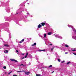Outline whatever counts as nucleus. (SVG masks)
<instances>
[{
  "label": "nucleus",
  "instance_id": "1",
  "mask_svg": "<svg viewBox=\"0 0 76 76\" xmlns=\"http://www.w3.org/2000/svg\"><path fill=\"white\" fill-rule=\"evenodd\" d=\"M68 26L69 28H72V31L73 32H72V35H76V30L75 29V28H74L73 26H71L70 25H68Z\"/></svg>",
  "mask_w": 76,
  "mask_h": 76
},
{
  "label": "nucleus",
  "instance_id": "2",
  "mask_svg": "<svg viewBox=\"0 0 76 76\" xmlns=\"http://www.w3.org/2000/svg\"><path fill=\"white\" fill-rule=\"evenodd\" d=\"M10 60H11V61H15V62H18V61H17V60L13 59H10Z\"/></svg>",
  "mask_w": 76,
  "mask_h": 76
},
{
  "label": "nucleus",
  "instance_id": "3",
  "mask_svg": "<svg viewBox=\"0 0 76 76\" xmlns=\"http://www.w3.org/2000/svg\"><path fill=\"white\" fill-rule=\"evenodd\" d=\"M30 73V72H27L25 73V74L27 75H29Z\"/></svg>",
  "mask_w": 76,
  "mask_h": 76
},
{
  "label": "nucleus",
  "instance_id": "4",
  "mask_svg": "<svg viewBox=\"0 0 76 76\" xmlns=\"http://www.w3.org/2000/svg\"><path fill=\"white\" fill-rule=\"evenodd\" d=\"M76 50V48L72 49L71 50V51H75Z\"/></svg>",
  "mask_w": 76,
  "mask_h": 76
},
{
  "label": "nucleus",
  "instance_id": "5",
  "mask_svg": "<svg viewBox=\"0 0 76 76\" xmlns=\"http://www.w3.org/2000/svg\"><path fill=\"white\" fill-rule=\"evenodd\" d=\"M42 27V26L40 24H39L38 26V28H40Z\"/></svg>",
  "mask_w": 76,
  "mask_h": 76
},
{
  "label": "nucleus",
  "instance_id": "6",
  "mask_svg": "<svg viewBox=\"0 0 76 76\" xmlns=\"http://www.w3.org/2000/svg\"><path fill=\"white\" fill-rule=\"evenodd\" d=\"M52 34V33L51 32H49L48 33V35H51Z\"/></svg>",
  "mask_w": 76,
  "mask_h": 76
},
{
  "label": "nucleus",
  "instance_id": "7",
  "mask_svg": "<svg viewBox=\"0 0 76 76\" xmlns=\"http://www.w3.org/2000/svg\"><path fill=\"white\" fill-rule=\"evenodd\" d=\"M72 38H73L74 39H75V40H76V36L74 37L72 36Z\"/></svg>",
  "mask_w": 76,
  "mask_h": 76
},
{
  "label": "nucleus",
  "instance_id": "8",
  "mask_svg": "<svg viewBox=\"0 0 76 76\" xmlns=\"http://www.w3.org/2000/svg\"><path fill=\"white\" fill-rule=\"evenodd\" d=\"M28 53H27L26 54V56H25L24 58H26L27 57V56H28Z\"/></svg>",
  "mask_w": 76,
  "mask_h": 76
},
{
  "label": "nucleus",
  "instance_id": "9",
  "mask_svg": "<svg viewBox=\"0 0 76 76\" xmlns=\"http://www.w3.org/2000/svg\"><path fill=\"white\" fill-rule=\"evenodd\" d=\"M40 24L41 25H42V26H44V25H45V23H41Z\"/></svg>",
  "mask_w": 76,
  "mask_h": 76
},
{
  "label": "nucleus",
  "instance_id": "10",
  "mask_svg": "<svg viewBox=\"0 0 76 76\" xmlns=\"http://www.w3.org/2000/svg\"><path fill=\"white\" fill-rule=\"evenodd\" d=\"M37 45V43H34L32 45V46H34Z\"/></svg>",
  "mask_w": 76,
  "mask_h": 76
},
{
  "label": "nucleus",
  "instance_id": "11",
  "mask_svg": "<svg viewBox=\"0 0 76 76\" xmlns=\"http://www.w3.org/2000/svg\"><path fill=\"white\" fill-rule=\"evenodd\" d=\"M59 35H56L55 36V37H57V38H58L59 37Z\"/></svg>",
  "mask_w": 76,
  "mask_h": 76
},
{
  "label": "nucleus",
  "instance_id": "12",
  "mask_svg": "<svg viewBox=\"0 0 76 76\" xmlns=\"http://www.w3.org/2000/svg\"><path fill=\"white\" fill-rule=\"evenodd\" d=\"M58 38H60V39H63V37H61V36H59Z\"/></svg>",
  "mask_w": 76,
  "mask_h": 76
},
{
  "label": "nucleus",
  "instance_id": "13",
  "mask_svg": "<svg viewBox=\"0 0 76 76\" xmlns=\"http://www.w3.org/2000/svg\"><path fill=\"white\" fill-rule=\"evenodd\" d=\"M8 50H6L4 51V53H8Z\"/></svg>",
  "mask_w": 76,
  "mask_h": 76
},
{
  "label": "nucleus",
  "instance_id": "14",
  "mask_svg": "<svg viewBox=\"0 0 76 76\" xmlns=\"http://www.w3.org/2000/svg\"><path fill=\"white\" fill-rule=\"evenodd\" d=\"M29 57L30 58H32V56H31V55H29Z\"/></svg>",
  "mask_w": 76,
  "mask_h": 76
},
{
  "label": "nucleus",
  "instance_id": "15",
  "mask_svg": "<svg viewBox=\"0 0 76 76\" xmlns=\"http://www.w3.org/2000/svg\"><path fill=\"white\" fill-rule=\"evenodd\" d=\"M47 37V34H44V37L45 38Z\"/></svg>",
  "mask_w": 76,
  "mask_h": 76
},
{
  "label": "nucleus",
  "instance_id": "16",
  "mask_svg": "<svg viewBox=\"0 0 76 76\" xmlns=\"http://www.w3.org/2000/svg\"><path fill=\"white\" fill-rule=\"evenodd\" d=\"M4 46L5 47H9V45H8L5 44L4 45Z\"/></svg>",
  "mask_w": 76,
  "mask_h": 76
},
{
  "label": "nucleus",
  "instance_id": "17",
  "mask_svg": "<svg viewBox=\"0 0 76 76\" xmlns=\"http://www.w3.org/2000/svg\"><path fill=\"white\" fill-rule=\"evenodd\" d=\"M36 76H41V75L40 74H37L36 75Z\"/></svg>",
  "mask_w": 76,
  "mask_h": 76
},
{
  "label": "nucleus",
  "instance_id": "18",
  "mask_svg": "<svg viewBox=\"0 0 76 76\" xmlns=\"http://www.w3.org/2000/svg\"><path fill=\"white\" fill-rule=\"evenodd\" d=\"M70 63V61H69L67 63V64H69Z\"/></svg>",
  "mask_w": 76,
  "mask_h": 76
},
{
  "label": "nucleus",
  "instance_id": "19",
  "mask_svg": "<svg viewBox=\"0 0 76 76\" xmlns=\"http://www.w3.org/2000/svg\"><path fill=\"white\" fill-rule=\"evenodd\" d=\"M39 51H45V50L44 49L43 50H40Z\"/></svg>",
  "mask_w": 76,
  "mask_h": 76
},
{
  "label": "nucleus",
  "instance_id": "20",
  "mask_svg": "<svg viewBox=\"0 0 76 76\" xmlns=\"http://www.w3.org/2000/svg\"><path fill=\"white\" fill-rule=\"evenodd\" d=\"M3 68L4 69H6V66H4L3 67Z\"/></svg>",
  "mask_w": 76,
  "mask_h": 76
},
{
  "label": "nucleus",
  "instance_id": "21",
  "mask_svg": "<svg viewBox=\"0 0 76 76\" xmlns=\"http://www.w3.org/2000/svg\"><path fill=\"white\" fill-rule=\"evenodd\" d=\"M65 47H69V46L67 45H65Z\"/></svg>",
  "mask_w": 76,
  "mask_h": 76
},
{
  "label": "nucleus",
  "instance_id": "22",
  "mask_svg": "<svg viewBox=\"0 0 76 76\" xmlns=\"http://www.w3.org/2000/svg\"><path fill=\"white\" fill-rule=\"evenodd\" d=\"M6 31H7V32H8V31H9V29L8 28H7L6 29Z\"/></svg>",
  "mask_w": 76,
  "mask_h": 76
},
{
  "label": "nucleus",
  "instance_id": "23",
  "mask_svg": "<svg viewBox=\"0 0 76 76\" xmlns=\"http://www.w3.org/2000/svg\"><path fill=\"white\" fill-rule=\"evenodd\" d=\"M24 40H25V39H23L21 41L22 42H23L24 41Z\"/></svg>",
  "mask_w": 76,
  "mask_h": 76
},
{
  "label": "nucleus",
  "instance_id": "24",
  "mask_svg": "<svg viewBox=\"0 0 76 76\" xmlns=\"http://www.w3.org/2000/svg\"><path fill=\"white\" fill-rule=\"evenodd\" d=\"M26 72L25 70L21 71V72Z\"/></svg>",
  "mask_w": 76,
  "mask_h": 76
},
{
  "label": "nucleus",
  "instance_id": "25",
  "mask_svg": "<svg viewBox=\"0 0 76 76\" xmlns=\"http://www.w3.org/2000/svg\"><path fill=\"white\" fill-rule=\"evenodd\" d=\"M17 72H18V73H20V72H22V71H18Z\"/></svg>",
  "mask_w": 76,
  "mask_h": 76
},
{
  "label": "nucleus",
  "instance_id": "26",
  "mask_svg": "<svg viewBox=\"0 0 76 76\" xmlns=\"http://www.w3.org/2000/svg\"><path fill=\"white\" fill-rule=\"evenodd\" d=\"M39 35L40 37H41V34H39Z\"/></svg>",
  "mask_w": 76,
  "mask_h": 76
},
{
  "label": "nucleus",
  "instance_id": "27",
  "mask_svg": "<svg viewBox=\"0 0 76 76\" xmlns=\"http://www.w3.org/2000/svg\"><path fill=\"white\" fill-rule=\"evenodd\" d=\"M49 67H52V65H50V66H49Z\"/></svg>",
  "mask_w": 76,
  "mask_h": 76
},
{
  "label": "nucleus",
  "instance_id": "28",
  "mask_svg": "<svg viewBox=\"0 0 76 76\" xmlns=\"http://www.w3.org/2000/svg\"><path fill=\"white\" fill-rule=\"evenodd\" d=\"M53 50H54V48H52L51 50V51H53Z\"/></svg>",
  "mask_w": 76,
  "mask_h": 76
},
{
  "label": "nucleus",
  "instance_id": "29",
  "mask_svg": "<svg viewBox=\"0 0 76 76\" xmlns=\"http://www.w3.org/2000/svg\"><path fill=\"white\" fill-rule=\"evenodd\" d=\"M12 73V72H9L8 73V75H9V74H10V73Z\"/></svg>",
  "mask_w": 76,
  "mask_h": 76
},
{
  "label": "nucleus",
  "instance_id": "30",
  "mask_svg": "<svg viewBox=\"0 0 76 76\" xmlns=\"http://www.w3.org/2000/svg\"><path fill=\"white\" fill-rule=\"evenodd\" d=\"M58 61H59V62H60V60L59 59H58Z\"/></svg>",
  "mask_w": 76,
  "mask_h": 76
},
{
  "label": "nucleus",
  "instance_id": "31",
  "mask_svg": "<svg viewBox=\"0 0 76 76\" xmlns=\"http://www.w3.org/2000/svg\"><path fill=\"white\" fill-rule=\"evenodd\" d=\"M9 37L10 38H11V36L10 34L9 35Z\"/></svg>",
  "mask_w": 76,
  "mask_h": 76
},
{
  "label": "nucleus",
  "instance_id": "32",
  "mask_svg": "<svg viewBox=\"0 0 76 76\" xmlns=\"http://www.w3.org/2000/svg\"><path fill=\"white\" fill-rule=\"evenodd\" d=\"M73 54H74V55H75V56H76V54L74 53H73Z\"/></svg>",
  "mask_w": 76,
  "mask_h": 76
},
{
  "label": "nucleus",
  "instance_id": "33",
  "mask_svg": "<svg viewBox=\"0 0 76 76\" xmlns=\"http://www.w3.org/2000/svg\"><path fill=\"white\" fill-rule=\"evenodd\" d=\"M13 76H17V75H13Z\"/></svg>",
  "mask_w": 76,
  "mask_h": 76
},
{
  "label": "nucleus",
  "instance_id": "34",
  "mask_svg": "<svg viewBox=\"0 0 76 76\" xmlns=\"http://www.w3.org/2000/svg\"><path fill=\"white\" fill-rule=\"evenodd\" d=\"M65 54H68V53L66 52V53H65Z\"/></svg>",
  "mask_w": 76,
  "mask_h": 76
},
{
  "label": "nucleus",
  "instance_id": "35",
  "mask_svg": "<svg viewBox=\"0 0 76 76\" xmlns=\"http://www.w3.org/2000/svg\"><path fill=\"white\" fill-rule=\"evenodd\" d=\"M20 44H21V43H22V41H20L19 42Z\"/></svg>",
  "mask_w": 76,
  "mask_h": 76
},
{
  "label": "nucleus",
  "instance_id": "36",
  "mask_svg": "<svg viewBox=\"0 0 76 76\" xmlns=\"http://www.w3.org/2000/svg\"><path fill=\"white\" fill-rule=\"evenodd\" d=\"M64 61H63L61 62L62 63H64Z\"/></svg>",
  "mask_w": 76,
  "mask_h": 76
},
{
  "label": "nucleus",
  "instance_id": "37",
  "mask_svg": "<svg viewBox=\"0 0 76 76\" xmlns=\"http://www.w3.org/2000/svg\"><path fill=\"white\" fill-rule=\"evenodd\" d=\"M50 45H53V44H50Z\"/></svg>",
  "mask_w": 76,
  "mask_h": 76
},
{
  "label": "nucleus",
  "instance_id": "38",
  "mask_svg": "<svg viewBox=\"0 0 76 76\" xmlns=\"http://www.w3.org/2000/svg\"><path fill=\"white\" fill-rule=\"evenodd\" d=\"M16 52H17V53H18V50H16Z\"/></svg>",
  "mask_w": 76,
  "mask_h": 76
},
{
  "label": "nucleus",
  "instance_id": "39",
  "mask_svg": "<svg viewBox=\"0 0 76 76\" xmlns=\"http://www.w3.org/2000/svg\"><path fill=\"white\" fill-rule=\"evenodd\" d=\"M25 58V57H23V58H22V59H23Z\"/></svg>",
  "mask_w": 76,
  "mask_h": 76
},
{
  "label": "nucleus",
  "instance_id": "40",
  "mask_svg": "<svg viewBox=\"0 0 76 76\" xmlns=\"http://www.w3.org/2000/svg\"><path fill=\"white\" fill-rule=\"evenodd\" d=\"M27 15H30L29 13H27Z\"/></svg>",
  "mask_w": 76,
  "mask_h": 76
},
{
  "label": "nucleus",
  "instance_id": "41",
  "mask_svg": "<svg viewBox=\"0 0 76 76\" xmlns=\"http://www.w3.org/2000/svg\"><path fill=\"white\" fill-rule=\"evenodd\" d=\"M26 11H27V10L26 9H25Z\"/></svg>",
  "mask_w": 76,
  "mask_h": 76
},
{
  "label": "nucleus",
  "instance_id": "42",
  "mask_svg": "<svg viewBox=\"0 0 76 76\" xmlns=\"http://www.w3.org/2000/svg\"><path fill=\"white\" fill-rule=\"evenodd\" d=\"M54 71H53L52 72V73H53V72H54Z\"/></svg>",
  "mask_w": 76,
  "mask_h": 76
},
{
  "label": "nucleus",
  "instance_id": "43",
  "mask_svg": "<svg viewBox=\"0 0 76 76\" xmlns=\"http://www.w3.org/2000/svg\"><path fill=\"white\" fill-rule=\"evenodd\" d=\"M37 60H38V58H37Z\"/></svg>",
  "mask_w": 76,
  "mask_h": 76
},
{
  "label": "nucleus",
  "instance_id": "44",
  "mask_svg": "<svg viewBox=\"0 0 76 76\" xmlns=\"http://www.w3.org/2000/svg\"><path fill=\"white\" fill-rule=\"evenodd\" d=\"M21 66H23V64H21Z\"/></svg>",
  "mask_w": 76,
  "mask_h": 76
},
{
  "label": "nucleus",
  "instance_id": "45",
  "mask_svg": "<svg viewBox=\"0 0 76 76\" xmlns=\"http://www.w3.org/2000/svg\"><path fill=\"white\" fill-rule=\"evenodd\" d=\"M27 4H29V3H28Z\"/></svg>",
  "mask_w": 76,
  "mask_h": 76
},
{
  "label": "nucleus",
  "instance_id": "46",
  "mask_svg": "<svg viewBox=\"0 0 76 76\" xmlns=\"http://www.w3.org/2000/svg\"><path fill=\"white\" fill-rule=\"evenodd\" d=\"M26 1H28V0H27Z\"/></svg>",
  "mask_w": 76,
  "mask_h": 76
},
{
  "label": "nucleus",
  "instance_id": "47",
  "mask_svg": "<svg viewBox=\"0 0 76 76\" xmlns=\"http://www.w3.org/2000/svg\"><path fill=\"white\" fill-rule=\"evenodd\" d=\"M23 55H24V54H22Z\"/></svg>",
  "mask_w": 76,
  "mask_h": 76
},
{
  "label": "nucleus",
  "instance_id": "48",
  "mask_svg": "<svg viewBox=\"0 0 76 76\" xmlns=\"http://www.w3.org/2000/svg\"><path fill=\"white\" fill-rule=\"evenodd\" d=\"M31 64V63H30L29 64V65H30Z\"/></svg>",
  "mask_w": 76,
  "mask_h": 76
},
{
  "label": "nucleus",
  "instance_id": "49",
  "mask_svg": "<svg viewBox=\"0 0 76 76\" xmlns=\"http://www.w3.org/2000/svg\"><path fill=\"white\" fill-rule=\"evenodd\" d=\"M56 54H57V53H56Z\"/></svg>",
  "mask_w": 76,
  "mask_h": 76
},
{
  "label": "nucleus",
  "instance_id": "50",
  "mask_svg": "<svg viewBox=\"0 0 76 76\" xmlns=\"http://www.w3.org/2000/svg\"><path fill=\"white\" fill-rule=\"evenodd\" d=\"M23 67H24V65H23Z\"/></svg>",
  "mask_w": 76,
  "mask_h": 76
},
{
  "label": "nucleus",
  "instance_id": "51",
  "mask_svg": "<svg viewBox=\"0 0 76 76\" xmlns=\"http://www.w3.org/2000/svg\"><path fill=\"white\" fill-rule=\"evenodd\" d=\"M31 17H32V16H31Z\"/></svg>",
  "mask_w": 76,
  "mask_h": 76
},
{
  "label": "nucleus",
  "instance_id": "52",
  "mask_svg": "<svg viewBox=\"0 0 76 76\" xmlns=\"http://www.w3.org/2000/svg\"><path fill=\"white\" fill-rule=\"evenodd\" d=\"M18 14V13H17V14Z\"/></svg>",
  "mask_w": 76,
  "mask_h": 76
}]
</instances>
